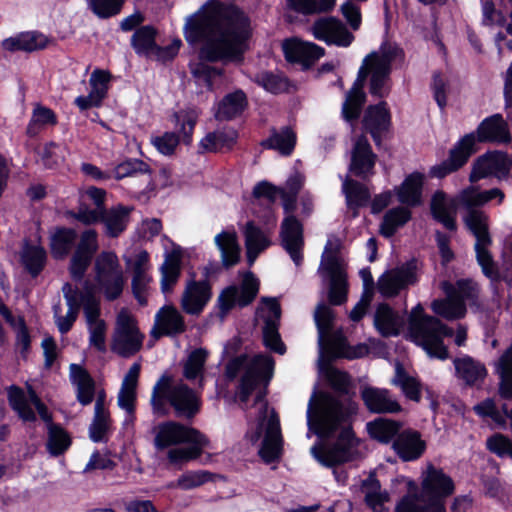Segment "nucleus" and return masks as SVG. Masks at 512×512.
<instances>
[{
	"label": "nucleus",
	"mask_w": 512,
	"mask_h": 512,
	"mask_svg": "<svg viewBox=\"0 0 512 512\" xmlns=\"http://www.w3.org/2000/svg\"><path fill=\"white\" fill-rule=\"evenodd\" d=\"M326 351L319 348V369L330 386L338 395L328 392H314L307 409V424L309 430L320 437L330 436L340 431L336 442L328 447L313 446L311 454L323 465L331 467L360 457V441L351 429L352 417L356 414L358 405L348 395L350 378L333 366L324 362Z\"/></svg>",
	"instance_id": "obj_1"
},
{
	"label": "nucleus",
	"mask_w": 512,
	"mask_h": 512,
	"mask_svg": "<svg viewBox=\"0 0 512 512\" xmlns=\"http://www.w3.org/2000/svg\"><path fill=\"white\" fill-rule=\"evenodd\" d=\"M249 21L234 5L208 2L187 18L185 39L200 43L199 58L208 62H238L249 37Z\"/></svg>",
	"instance_id": "obj_2"
},
{
	"label": "nucleus",
	"mask_w": 512,
	"mask_h": 512,
	"mask_svg": "<svg viewBox=\"0 0 512 512\" xmlns=\"http://www.w3.org/2000/svg\"><path fill=\"white\" fill-rule=\"evenodd\" d=\"M404 61L403 50L392 43H384L377 51L368 54L359 69L357 81L346 95L342 113L346 120L359 117L365 102L362 90L363 82L370 75L369 92L371 95L384 98L390 91V74L392 66Z\"/></svg>",
	"instance_id": "obj_3"
},
{
	"label": "nucleus",
	"mask_w": 512,
	"mask_h": 512,
	"mask_svg": "<svg viewBox=\"0 0 512 512\" xmlns=\"http://www.w3.org/2000/svg\"><path fill=\"white\" fill-rule=\"evenodd\" d=\"M93 274V281L85 280L80 288L82 299H85L87 291L91 292L94 298H99L97 293H102L107 301H114L121 297L125 277L115 252H100L94 259Z\"/></svg>",
	"instance_id": "obj_4"
},
{
	"label": "nucleus",
	"mask_w": 512,
	"mask_h": 512,
	"mask_svg": "<svg viewBox=\"0 0 512 512\" xmlns=\"http://www.w3.org/2000/svg\"><path fill=\"white\" fill-rule=\"evenodd\" d=\"M408 323L413 341L421 346L430 357L441 360L448 358V350L443 344V339L446 336H452L451 328H448L439 319L425 315L421 304L411 310Z\"/></svg>",
	"instance_id": "obj_5"
},
{
	"label": "nucleus",
	"mask_w": 512,
	"mask_h": 512,
	"mask_svg": "<svg viewBox=\"0 0 512 512\" xmlns=\"http://www.w3.org/2000/svg\"><path fill=\"white\" fill-rule=\"evenodd\" d=\"M274 361L269 355H255L251 359L239 356L232 359L226 367L227 376L235 378L244 371L238 388L241 403H246L251 393L259 386L266 387L272 378Z\"/></svg>",
	"instance_id": "obj_6"
},
{
	"label": "nucleus",
	"mask_w": 512,
	"mask_h": 512,
	"mask_svg": "<svg viewBox=\"0 0 512 512\" xmlns=\"http://www.w3.org/2000/svg\"><path fill=\"white\" fill-rule=\"evenodd\" d=\"M167 400L175 409L177 415L193 417L200 409V399L197 393L182 381L173 383L172 378L163 375L153 388L151 404L155 412L164 411Z\"/></svg>",
	"instance_id": "obj_7"
},
{
	"label": "nucleus",
	"mask_w": 512,
	"mask_h": 512,
	"mask_svg": "<svg viewBox=\"0 0 512 512\" xmlns=\"http://www.w3.org/2000/svg\"><path fill=\"white\" fill-rule=\"evenodd\" d=\"M255 405L258 407L257 427L249 435L252 443L260 440L263 435L262 446L259 450L261 458L269 463L280 457L282 451V436L278 415L273 408H269L264 401L262 392L256 396Z\"/></svg>",
	"instance_id": "obj_8"
},
{
	"label": "nucleus",
	"mask_w": 512,
	"mask_h": 512,
	"mask_svg": "<svg viewBox=\"0 0 512 512\" xmlns=\"http://www.w3.org/2000/svg\"><path fill=\"white\" fill-rule=\"evenodd\" d=\"M333 311L325 303H319L314 312V319L318 330V345L327 355L332 357H345L348 359L361 358L368 354L366 345L348 347L345 338L340 333H332Z\"/></svg>",
	"instance_id": "obj_9"
},
{
	"label": "nucleus",
	"mask_w": 512,
	"mask_h": 512,
	"mask_svg": "<svg viewBox=\"0 0 512 512\" xmlns=\"http://www.w3.org/2000/svg\"><path fill=\"white\" fill-rule=\"evenodd\" d=\"M441 288L444 291L445 299L434 300L431 304L432 310L447 320L461 319L466 314V303L476 304L479 294L477 284L471 280H458L456 283L443 281Z\"/></svg>",
	"instance_id": "obj_10"
},
{
	"label": "nucleus",
	"mask_w": 512,
	"mask_h": 512,
	"mask_svg": "<svg viewBox=\"0 0 512 512\" xmlns=\"http://www.w3.org/2000/svg\"><path fill=\"white\" fill-rule=\"evenodd\" d=\"M464 222L476 239L474 245L476 258L483 273L491 279L496 278L498 270L489 251L492 239L488 231L487 215L480 210L470 209L464 217Z\"/></svg>",
	"instance_id": "obj_11"
},
{
	"label": "nucleus",
	"mask_w": 512,
	"mask_h": 512,
	"mask_svg": "<svg viewBox=\"0 0 512 512\" xmlns=\"http://www.w3.org/2000/svg\"><path fill=\"white\" fill-rule=\"evenodd\" d=\"M279 196L283 201V208L287 216L281 224V243L296 266L303 260V228L299 220L292 215L295 209L297 196L280 190Z\"/></svg>",
	"instance_id": "obj_12"
},
{
	"label": "nucleus",
	"mask_w": 512,
	"mask_h": 512,
	"mask_svg": "<svg viewBox=\"0 0 512 512\" xmlns=\"http://www.w3.org/2000/svg\"><path fill=\"white\" fill-rule=\"evenodd\" d=\"M144 338L135 318L127 310H121L117 315L112 336V352L120 357L130 358L142 349Z\"/></svg>",
	"instance_id": "obj_13"
},
{
	"label": "nucleus",
	"mask_w": 512,
	"mask_h": 512,
	"mask_svg": "<svg viewBox=\"0 0 512 512\" xmlns=\"http://www.w3.org/2000/svg\"><path fill=\"white\" fill-rule=\"evenodd\" d=\"M455 485L452 478L445 474L442 469L428 465L422 473L421 494L429 503L435 502L440 512H446L445 500L454 493Z\"/></svg>",
	"instance_id": "obj_14"
},
{
	"label": "nucleus",
	"mask_w": 512,
	"mask_h": 512,
	"mask_svg": "<svg viewBox=\"0 0 512 512\" xmlns=\"http://www.w3.org/2000/svg\"><path fill=\"white\" fill-rule=\"evenodd\" d=\"M259 291V281L251 273L247 272L240 287L229 286L218 296V307L221 317H224L235 305L240 307L248 306L256 298Z\"/></svg>",
	"instance_id": "obj_15"
},
{
	"label": "nucleus",
	"mask_w": 512,
	"mask_h": 512,
	"mask_svg": "<svg viewBox=\"0 0 512 512\" xmlns=\"http://www.w3.org/2000/svg\"><path fill=\"white\" fill-rule=\"evenodd\" d=\"M185 442L208 443L206 437L198 430L178 422L167 421L156 427L154 446L157 450H163Z\"/></svg>",
	"instance_id": "obj_16"
},
{
	"label": "nucleus",
	"mask_w": 512,
	"mask_h": 512,
	"mask_svg": "<svg viewBox=\"0 0 512 512\" xmlns=\"http://www.w3.org/2000/svg\"><path fill=\"white\" fill-rule=\"evenodd\" d=\"M98 234L94 229L85 230L76 245L69 263V273L74 281H81L98 251Z\"/></svg>",
	"instance_id": "obj_17"
},
{
	"label": "nucleus",
	"mask_w": 512,
	"mask_h": 512,
	"mask_svg": "<svg viewBox=\"0 0 512 512\" xmlns=\"http://www.w3.org/2000/svg\"><path fill=\"white\" fill-rule=\"evenodd\" d=\"M83 300V313L89 333V344L99 352L106 351L107 323L100 317V298H94L91 292H86Z\"/></svg>",
	"instance_id": "obj_18"
},
{
	"label": "nucleus",
	"mask_w": 512,
	"mask_h": 512,
	"mask_svg": "<svg viewBox=\"0 0 512 512\" xmlns=\"http://www.w3.org/2000/svg\"><path fill=\"white\" fill-rule=\"evenodd\" d=\"M320 273L329 277L328 299L332 305H341L347 300V281L343 265L332 253L324 256L319 268Z\"/></svg>",
	"instance_id": "obj_19"
},
{
	"label": "nucleus",
	"mask_w": 512,
	"mask_h": 512,
	"mask_svg": "<svg viewBox=\"0 0 512 512\" xmlns=\"http://www.w3.org/2000/svg\"><path fill=\"white\" fill-rule=\"evenodd\" d=\"M512 160L504 152H488L480 156L473 164L469 179L476 182L480 179L493 176L506 179L509 176Z\"/></svg>",
	"instance_id": "obj_20"
},
{
	"label": "nucleus",
	"mask_w": 512,
	"mask_h": 512,
	"mask_svg": "<svg viewBox=\"0 0 512 512\" xmlns=\"http://www.w3.org/2000/svg\"><path fill=\"white\" fill-rule=\"evenodd\" d=\"M476 137L474 133L466 134L450 151L449 158L431 168V175L443 178L461 168L475 152Z\"/></svg>",
	"instance_id": "obj_21"
},
{
	"label": "nucleus",
	"mask_w": 512,
	"mask_h": 512,
	"mask_svg": "<svg viewBox=\"0 0 512 512\" xmlns=\"http://www.w3.org/2000/svg\"><path fill=\"white\" fill-rule=\"evenodd\" d=\"M312 32L316 39L342 47H348L354 40L353 34L346 26L332 17H323L315 21Z\"/></svg>",
	"instance_id": "obj_22"
},
{
	"label": "nucleus",
	"mask_w": 512,
	"mask_h": 512,
	"mask_svg": "<svg viewBox=\"0 0 512 512\" xmlns=\"http://www.w3.org/2000/svg\"><path fill=\"white\" fill-rule=\"evenodd\" d=\"M62 292L68 306V311L65 315L61 314V305L56 304L53 307L55 324L61 334L69 332L76 321L80 308L83 307V300L81 297V290L73 287L71 283H64Z\"/></svg>",
	"instance_id": "obj_23"
},
{
	"label": "nucleus",
	"mask_w": 512,
	"mask_h": 512,
	"mask_svg": "<svg viewBox=\"0 0 512 512\" xmlns=\"http://www.w3.org/2000/svg\"><path fill=\"white\" fill-rule=\"evenodd\" d=\"M416 282L415 266L411 263L386 271L377 282L384 297L396 296L402 289Z\"/></svg>",
	"instance_id": "obj_24"
},
{
	"label": "nucleus",
	"mask_w": 512,
	"mask_h": 512,
	"mask_svg": "<svg viewBox=\"0 0 512 512\" xmlns=\"http://www.w3.org/2000/svg\"><path fill=\"white\" fill-rule=\"evenodd\" d=\"M262 302L268 310L264 317L263 340L266 347L279 353L284 354L285 346L281 341L278 332L279 322L281 318V307L275 298H263Z\"/></svg>",
	"instance_id": "obj_25"
},
{
	"label": "nucleus",
	"mask_w": 512,
	"mask_h": 512,
	"mask_svg": "<svg viewBox=\"0 0 512 512\" xmlns=\"http://www.w3.org/2000/svg\"><path fill=\"white\" fill-rule=\"evenodd\" d=\"M212 297L211 286L207 281L191 280L187 282L181 296V308L189 315L202 313Z\"/></svg>",
	"instance_id": "obj_26"
},
{
	"label": "nucleus",
	"mask_w": 512,
	"mask_h": 512,
	"mask_svg": "<svg viewBox=\"0 0 512 512\" xmlns=\"http://www.w3.org/2000/svg\"><path fill=\"white\" fill-rule=\"evenodd\" d=\"M185 330L186 324L182 314L174 306L166 305L156 313L151 335L158 339L162 336H176Z\"/></svg>",
	"instance_id": "obj_27"
},
{
	"label": "nucleus",
	"mask_w": 512,
	"mask_h": 512,
	"mask_svg": "<svg viewBox=\"0 0 512 512\" xmlns=\"http://www.w3.org/2000/svg\"><path fill=\"white\" fill-rule=\"evenodd\" d=\"M283 51L287 61L300 63L306 68L324 55L322 47L298 39L286 40L283 43Z\"/></svg>",
	"instance_id": "obj_28"
},
{
	"label": "nucleus",
	"mask_w": 512,
	"mask_h": 512,
	"mask_svg": "<svg viewBox=\"0 0 512 512\" xmlns=\"http://www.w3.org/2000/svg\"><path fill=\"white\" fill-rule=\"evenodd\" d=\"M392 448L403 461H413L423 455L426 443L418 431L404 429L393 441Z\"/></svg>",
	"instance_id": "obj_29"
},
{
	"label": "nucleus",
	"mask_w": 512,
	"mask_h": 512,
	"mask_svg": "<svg viewBox=\"0 0 512 512\" xmlns=\"http://www.w3.org/2000/svg\"><path fill=\"white\" fill-rule=\"evenodd\" d=\"M360 394L366 408L370 412L384 414L401 411L400 404L386 389L365 386L361 389Z\"/></svg>",
	"instance_id": "obj_30"
},
{
	"label": "nucleus",
	"mask_w": 512,
	"mask_h": 512,
	"mask_svg": "<svg viewBox=\"0 0 512 512\" xmlns=\"http://www.w3.org/2000/svg\"><path fill=\"white\" fill-rule=\"evenodd\" d=\"M479 142L509 143L512 140L508 124L501 114L485 118L477 127Z\"/></svg>",
	"instance_id": "obj_31"
},
{
	"label": "nucleus",
	"mask_w": 512,
	"mask_h": 512,
	"mask_svg": "<svg viewBox=\"0 0 512 512\" xmlns=\"http://www.w3.org/2000/svg\"><path fill=\"white\" fill-rule=\"evenodd\" d=\"M376 155L372 152L368 140L362 136L359 137L352 151L350 171L363 179L373 174Z\"/></svg>",
	"instance_id": "obj_32"
},
{
	"label": "nucleus",
	"mask_w": 512,
	"mask_h": 512,
	"mask_svg": "<svg viewBox=\"0 0 512 512\" xmlns=\"http://www.w3.org/2000/svg\"><path fill=\"white\" fill-rule=\"evenodd\" d=\"M405 325V317L388 304L378 305L374 315V326L383 337L397 336Z\"/></svg>",
	"instance_id": "obj_33"
},
{
	"label": "nucleus",
	"mask_w": 512,
	"mask_h": 512,
	"mask_svg": "<svg viewBox=\"0 0 512 512\" xmlns=\"http://www.w3.org/2000/svg\"><path fill=\"white\" fill-rule=\"evenodd\" d=\"M9 404L14 411L17 412L18 416L23 421H35L36 414L30 406V403L35 407L42 403L36 392L32 389H28V395H25L24 391L17 387L11 386L8 390Z\"/></svg>",
	"instance_id": "obj_34"
},
{
	"label": "nucleus",
	"mask_w": 512,
	"mask_h": 512,
	"mask_svg": "<svg viewBox=\"0 0 512 512\" xmlns=\"http://www.w3.org/2000/svg\"><path fill=\"white\" fill-rule=\"evenodd\" d=\"M131 207L116 205L102 211L101 223L104 225V232L110 238H117L127 228L130 221Z\"/></svg>",
	"instance_id": "obj_35"
},
{
	"label": "nucleus",
	"mask_w": 512,
	"mask_h": 512,
	"mask_svg": "<svg viewBox=\"0 0 512 512\" xmlns=\"http://www.w3.org/2000/svg\"><path fill=\"white\" fill-rule=\"evenodd\" d=\"M49 38L37 31H29L10 37L2 42V47L7 51L33 52L48 46Z\"/></svg>",
	"instance_id": "obj_36"
},
{
	"label": "nucleus",
	"mask_w": 512,
	"mask_h": 512,
	"mask_svg": "<svg viewBox=\"0 0 512 512\" xmlns=\"http://www.w3.org/2000/svg\"><path fill=\"white\" fill-rule=\"evenodd\" d=\"M456 200H447L443 192H436L431 200V212L433 217L450 231L456 230L455 210Z\"/></svg>",
	"instance_id": "obj_37"
},
{
	"label": "nucleus",
	"mask_w": 512,
	"mask_h": 512,
	"mask_svg": "<svg viewBox=\"0 0 512 512\" xmlns=\"http://www.w3.org/2000/svg\"><path fill=\"white\" fill-rule=\"evenodd\" d=\"M389 122L390 116L386 108V102L369 106L363 120L364 127L370 132L377 144L380 142V134L388 128Z\"/></svg>",
	"instance_id": "obj_38"
},
{
	"label": "nucleus",
	"mask_w": 512,
	"mask_h": 512,
	"mask_svg": "<svg viewBox=\"0 0 512 512\" xmlns=\"http://www.w3.org/2000/svg\"><path fill=\"white\" fill-rule=\"evenodd\" d=\"M423 180L424 176L419 172H413L408 175L395 190L399 202L412 207L420 205Z\"/></svg>",
	"instance_id": "obj_39"
},
{
	"label": "nucleus",
	"mask_w": 512,
	"mask_h": 512,
	"mask_svg": "<svg viewBox=\"0 0 512 512\" xmlns=\"http://www.w3.org/2000/svg\"><path fill=\"white\" fill-rule=\"evenodd\" d=\"M360 489L366 504L374 512H388L384 504L389 500V495L381 490V485L374 474H370L362 481Z\"/></svg>",
	"instance_id": "obj_40"
},
{
	"label": "nucleus",
	"mask_w": 512,
	"mask_h": 512,
	"mask_svg": "<svg viewBox=\"0 0 512 512\" xmlns=\"http://www.w3.org/2000/svg\"><path fill=\"white\" fill-rule=\"evenodd\" d=\"M245 246L249 264H253L258 255L270 246V240L266 234L252 221L245 225L244 229Z\"/></svg>",
	"instance_id": "obj_41"
},
{
	"label": "nucleus",
	"mask_w": 512,
	"mask_h": 512,
	"mask_svg": "<svg viewBox=\"0 0 512 512\" xmlns=\"http://www.w3.org/2000/svg\"><path fill=\"white\" fill-rule=\"evenodd\" d=\"M215 243L221 252V260L225 267H231L240 259V246L234 231H223L215 236Z\"/></svg>",
	"instance_id": "obj_42"
},
{
	"label": "nucleus",
	"mask_w": 512,
	"mask_h": 512,
	"mask_svg": "<svg viewBox=\"0 0 512 512\" xmlns=\"http://www.w3.org/2000/svg\"><path fill=\"white\" fill-rule=\"evenodd\" d=\"M72 382L77 387V400L82 405H88L93 401L95 384L88 372L77 364L70 366Z\"/></svg>",
	"instance_id": "obj_43"
},
{
	"label": "nucleus",
	"mask_w": 512,
	"mask_h": 512,
	"mask_svg": "<svg viewBox=\"0 0 512 512\" xmlns=\"http://www.w3.org/2000/svg\"><path fill=\"white\" fill-rule=\"evenodd\" d=\"M402 424L398 421L378 418L367 423V430L370 436L384 444L393 443L401 431Z\"/></svg>",
	"instance_id": "obj_44"
},
{
	"label": "nucleus",
	"mask_w": 512,
	"mask_h": 512,
	"mask_svg": "<svg viewBox=\"0 0 512 512\" xmlns=\"http://www.w3.org/2000/svg\"><path fill=\"white\" fill-rule=\"evenodd\" d=\"M247 105L246 95L238 90L226 95L218 104L215 113L217 120H231L240 115Z\"/></svg>",
	"instance_id": "obj_45"
},
{
	"label": "nucleus",
	"mask_w": 512,
	"mask_h": 512,
	"mask_svg": "<svg viewBox=\"0 0 512 512\" xmlns=\"http://www.w3.org/2000/svg\"><path fill=\"white\" fill-rule=\"evenodd\" d=\"M208 351L204 348H197L190 352L183 364V376L188 381L198 380L202 388L204 382V367L207 361Z\"/></svg>",
	"instance_id": "obj_46"
},
{
	"label": "nucleus",
	"mask_w": 512,
	"mask_h": 512,
	"mask_svg": "<svg viewBox=\"0 0 512 512\" xmlns=\"http://www.w3.org/2000/svg\"><path fill=\"white\" fill-rule=\"evenodd\" d=\"M495 366L500 380V396L504 399H512V345L502 354Z\"/></svg>",
	"instance_id": "obj_47"
},
{
	"label": "nucleus",
	"mask_w": 512,
	"mask_h": 512,
	"mask_svg": "<svg viewBox=\"0 0 512 512\" xmlns=\"http://www.w3.org/2000/svg\"><path fill=\"white\" fill-rule=\"evenodd\" d=\"M237 138L233 129H222L208 133L199 143L202 152H217L225 147H231Z\"/></svg>",
	"instance_id": "obj_48"
},
{
	"label": "nucleus",
	"mask_w": 512,
	"mask_h": 512,
	"mask_svg": "<svg viewBox=\"0 0 512 512\" xmlns=\"http://www.w3.org/2000/svg\"><path fill=\"white\" fill-rule=\"evenodd\" d=\"M442 508L423 497L421 492L408 493L397 502L394 512H440Z\"/></svg>",
	"instance_id": "obj_49"
},
{
	"label": "nucleus",
	"mask_w": 512,
	"mask_h": 512,
	"mask_svg": "<svg viewBox=\"0 0 512 512\" xmlns=\"http://www.w3.org/2000/svg\"><path fill=\"white\" fill-rule=\"evenodd\" d=\"M454 365L458 377L463 379L467 384H475L478 380L484 379L486 369L484 365L476 362L471 357L465 356L454 360Z\"/></svg>",
	"instance_id": "obj_50"
},
{
	"label": "nucleus",
	"mask_w": 512,
	"mask_h": 512,
	"mask_svg": "<svg viewBox=\"0 0 512 512\" xmlns=\"http://www.w3.org/2000/svg\"><path fill=\"white\" fill-rule=\"evenodd\" d=\"M296 135L289 127L279 131L274 130L271 136L263 142V146L279 151L282 155H290L295 147Z\"/></svg>",
	"instance_id": "obj_51"
},
{
	"label": "nucleus",
	"mask_w": 512,
	"mask_h": 512,
	"mask_svg": "<svg viewBox=\"0 0 512 512\" xmlns=\"http://www.w3.org/2000/svg\"><path fill=\"white\" fill-rule=\"evenodd\" d=\"M71 445V438L67 431L59 424H50L47 429V451L52 456L63 454Z\"/></svg>",
	"instance_id": "obj_52"
},
{
	"label": "nucleus",
	"mask_w": 512,
	"mask_h": 512,
	"mask_svg": "<svg viewBox=\"0 0 512 512\" xmlns=\"http://www.w3.org/2000/svg\"><path fill=\"white\" fill-rule=\"evenodd\" d=\"M77 233L74 229L62 228L51 238V252L54 258L63 259L75 245Z\"/></svg>",
	"instance_id": "obj_53"
},
{
	"label": "nucleus",
	"mask_w": 512,
	"mask_h": 512,
	"mask_svg": "<svg viewBox=\"0 0 512 512\" xmlns=\"http://www.w3.org/2000/svg\"><path fill=\"white\" fill-rule=\"evenodd\" d=\"M411 218V212L406 207L392 208L386 212L381 223V233L385 237H391L398 228L404 226Z\"/></svg>",
	"instance_id": "obj_54"
},
{
	"label": "nucleus",
	"mask_w": 512,
	"mask_h": 512,
	"mask_svg": "<svg viewBox=\"0 0 512 512\" xmlns=\"http://www.w3.org/2000/svg\"><path fill=\"white\" fill-rule=\"evenodd\" d=\"M199 114V111L195 108L180 110L174 114L176 128L185 144H190L192 141Z\"/></svg>",
	"instance_id": "obj_55"
},
{
	"label": "nucleus",
	"mask_w": 512,
	"mask_h": 512,
	"mask_svg": "<svg viewBox=\"0 0 512 512\" xmlns=\"http://www.w3.org/2000/svg\"><path fill=\"white\" fill-rule=\"evenodd\" d=\"M114 173L117 179L142 176L148 184L151 182L150 166L140 159H129L118 164Z\"/></svg>",
	"instance_id": "obj_56"
},
{
	"label": "nucleus",
	"mask_w": 512,
	"mask_h": 512,
	"mask_svg": "<svg viewBox=\"0 0 512 512\" xmlns=\"http://www.w3.org/2000/svg\"><path fill=\"white\" fill-rule=\"evenodd\" d=\"M56 123V115L51 109L37 106L34 108L31 120L27 126V134L34 137L45 127L54 126Z\"/></svg>",
	"instance_id": "obj_57"
},
{
	"label": "nucleus",
	"mask_w": 512,
	"mask_h": 512,
	"mask_svg": "<svg viewBox=\"0 0 512 512\" xmlns=\"http://www.w3.org/2000/svg\"><path fill=\"white\" fill-rule=\"evenodd\" d=\"M181 273V261L176 255H168L161 266V288L169 292L177 283Z\"/></svg>",
	"instance_id": "obj_58"
},
{
	"label": "nucleus",
	"mask_w": 512,
	"mask_h": 512,
	"mask_svg": "<svg viewBox=\"0 0 512 512\" xmlns=\"http://www.w3.org/2000/svg\"><path fill=\"white\" fill-rule=\"evenodd\" d=\"M343 191L346 196L347 205L350 208L364 206L370 199L368 189L363 184L352 179H346L344 181Z\"/></svg>",
	"instance_id": "obj_59"
},
{
	"label": "nucleus",
	"mask_w": 512,
	"mask_h": 512,
	"mask_svg": "<svg viewBox=\"0 0 512 512\" xmlns=\"http://www.w3.org/2000/svg\"><path fill=\"white\" fill-rule=\"evenodd\" d=\"M392 383L395 386L401 388L405 396L415 402H419L421 399V391L419 382L409 376L404 369L400 366H396L395 376L392 379Z\"/></svg>",
	"instance_id": "obj_60"
},
{
	"label": "nucleus",
	"mask_w": 512,
	"mask_h": 512,
	"mask_svg": "<svg viewBox=\"0 0 512 512\" xmlns=\"http://www.w3.org/2000/svg\"><path fill=\"white\" fill-rule=\"evenodd\" d=\"M131 43L138 54L152 55L155 49V30L151 26H142L133 34Z\"/></svg>",
	"instance_id": "obj_61"
},
{
	"label": "nucleus",
	"mask_w": 512,
	"mask_h": 512,
	"mask_svg": "<svg viewBox=\"0 0 512 512\" xmlns=\"http://www.w3.org/2000/svg\"><path fill=\"white\" fill-rule=\"evenodd\" d=\"M22 260L32 276H37L44 267L46 252L40 246L26 245L22 252Z\"/></svg>",
	"instance_id": "obj_62"
},
{
	"label": "nucleus",
	"mask_w": 512,
	"mask_h": 512,
	"mask_svg": "<svg viewBox=\"0 0 512 512\" xmlns=\"http://www.w3.org/2000/svg\"><path fill=\"white\" fill-rule=\"evenodd\" d=\"M336 0H287L289 6L302 14L327 12L335 5Z\"/></svg>",
	"instance_id": "obj_63"
},
{
	"label": "nucleus",
	"mask_w": 512,
	"mask_h": 512,
	"mask_svg": "<svg viewBox=\"0 0 512 512\" xmlns=\"http://www.w3.org/2000/svg\"><path fill=\"white\" fill-rule=\"evenodd\" d=\"M487 449L500 458L512 459V440L501 433H496L486 440Z\"/></svg>",
	"instance_id": "obj_64"
}]
</instances>
